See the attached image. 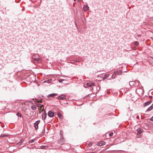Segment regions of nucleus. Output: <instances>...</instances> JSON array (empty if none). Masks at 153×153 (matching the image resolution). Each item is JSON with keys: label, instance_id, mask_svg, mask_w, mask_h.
<instances>
[{"label": "nucleus", "instance_id": "f257e3e1", "mask_svg": "<svg viewBox=\"0 0 153 153\" xmlns=\"http://www.w3.org/2000/svg\"><path fill=\"white\" fill-rule=\"evenodd\" d=\"M33 61L35 63H40L42 61V59L41 58L39 57V56L38 54H34L32 56Z\"/></svg>", "mask_w": 153, "mask_h": 153}, {"label": "nucleus", "instance_id": "f03ea898", "mask_svg": "<svg viewBox=\"0 0 153 153\" xmlns=\"http://www.w3.org/2000/svg\"><path fill=\"white\" fill-rule=\"evenodd\" d=\"M40 122V120H37L34 123V126L36 129H38V124Z\"/></svg>", "mask_w": 153, "mask_h": 153}, {"label": "nucleus", "instance_id": "7ed1b4c3", "mask_svg": "<svg viewBox=\"0 0 153 153\" xmlns=\"http://www.w3.org/2000/svg\"><path fill=\"white\" fill-rule=\"evenodd\" d=\"M48 116L51 117H53L54 115V113L51 111H49L48 113Z\"/></svg>", "mask_w": 153, "mask_h": 153}, {"label": "nucleus", "instance_id": "20e7f679", "mask_svg": "<svg viewBox=\"0 0 153 153\" xmlns=\"http://www.w3.org/2000/svg\"><path fill=\"white\" fill-rule=\"evenodd\" d=\"M94 84H95L94 83L89 82L86 83V85L87 87H90L94 85Z\"/></svg>", "mask_w": 153, "mask_h": 153}, {"label": "nucleus", "instance_id": "39448f33", "mask_svg": "<svg viewBox=\"0 0 153 153\" xmlns=\"http://www.w3.org/2000/svg\"><path fill=\"white\" fill-rule=\"evenodd\" d=\"M105 144V142L104 141H102L98 142L97 143V145L99 146H104Z\"/></svg>", "mask_w": 153, "mask_h": 153}, {"label": "nucleus", "instance_id": "423d86ee", "mask_svg": "<svg viewBox=\"0 0 153 153\" xmlns=\"http://www.w3.org/2000/svg\"><path fill=\"white\" fill-rule=\"evenodd\" d=\"M58 98L60 100H65L66 99V97L64 95H61L58 97Z\"/></svg>", "mask_w": 153, "mask_h": 153}, {"label": "nucleus", "instance_id": "0eeeda50", "mask_svg": "<svg viewBox=\"0 0 153 153\" xmlns=\"http://www.w3.org/2000/svg\"><path fill=\"white\" fill-rule=\"evenodd\" d=\"M83 10L84 11H87L89 9V7L88 5H84L83 6Z\"/></svg>", "mask_w": 153, "mask_h": 153}, {"label": "nucleus", "instance_id": "6e6552de", "mask_svg": "<svg viewBox=\"0 0 153 153\" xmlns=\"http://www.w3.org/2000/svg\"><path fill=\"white\" fill-rule=\"evenodd\" d=\"M152 102L151 100H150L146 102L143 105V106L145 107L150 104Z\"/></svg>", "mask_w": 153, "mask_h": 153}, {"label": "nucleus", "instance_id": "1a4fd4ad", "mask_svg": "<svg viewBox=\"0 0 153 153\" xmlns=\"http://www.w3.org/2000/svg\"><path fill=\"white\" fill-rule=\"evenodd\" d=\"M115 72V73H116V74L118 75H120L122 73V71L121 70L116 71Z\"/></svg>", "mask_w": 153, "mask_h": 153}, {"label": "nucleus", "instance_id": "9d476101", "mask_svg": "<svg viewBox=\"0 0 153 153\" xmlns=\"http://www.w3.org/2000/svg\"><path fill=\"white\" fill-rule=\"evenodd\" d=\"M137 134H140L143 131V130L141 128H138L137 130Z\"/></svg>", "mask_w": 153, "mask_h": 153}, {"label": "nucleus", "instance_id": "9b49d317", "mask_svg": "<svg viewBox=\"0 0 153 153\" xmlns=\"http://www.w3.org/2000/svg\"><path fill=\"white\" fill-rule=\"evenodd\" d=\"M57 95V94H55V93H53V94H49L48 96V97H54L55 96H56Z\"/></svg>", "mask_w": 153, "mask_h": 153}, {"label": "nucleus", "instance_id": "f8f14e48", "mask_svg": "<svg viewBox=\"0 0 153 153\" xmlns=\"http://www.w3.org/2000/svg\"><path fill=\"white\" fill-rule=\"evenodd\" d=\"M57 115L60 119H62L63 116L61 113H58Z\"/></svg>", "mask_w": 153, "mask_h": 153}, {"label": "nucleus", "instance_id": "ddd939ff", "mask_svg": "<svg viewBox=\"0 0 153 153\" xmlns=\"http://www.w3.org/2000/svg\"><path fill=\"white\" fill-rule=\"evenodd\" d=\"M153 108V104H152L147 109L146 111H149L151 110Z\"/></svg>", "mask_w": 153, "mask_h": 153}, {"label": "nucleus", "instance_id": "4468645a", "mask_svg": "<svg viewBox=\"0 0 153 153\" xmlns=\"http://www.w3.org/2000/svg\"><path fill=\"white\" fill-rule=\"evenodd\" d=\"M116 75L117 74L116 73H115V72L113 74H112V76L110 79H113L115 78V76H116Z\"/></svg>", "mask_w": 153, "mask_h": 153}, {"label": "nucleus", "instance_id": "2eb2a0df", "mask_svg": "<svg viewBox=\"0 0 153 153\" xmlns=\"http://www.w3.org/2000/svg\"><path fill=\"white\" fill-rule=\"evenodd\" d=\"M46 115V113H43L42 117V119L43 120H45V119Z\"/></svg>", "mask_w": 153, "mask_h": 153}, {"label": "nucleus", "instance_id": "dca6fc26", "mask_svg": "<svg viewBox=\"0 0 153 153\" xmlns=\"http://www.w3.org/2000/svg\"><path fill=\"white\" fill-rule=\"evenodd\" d=\"M36 106L33 105L31 106V108L33 110H35L36 108Z\"/></svg>", "mask_w": 153, "mask_h": 153}, {"label": "nucleus", "instance_id": "f3484780", "mask_svg": "<svg viewBox=\"0 0 153 153\" xmlns=\"http://www.w3.org/2000/svg\"><path fill=\"white\" fill-rule=\"evenodd\" d=\"M36 105L37 107H39L41 108V109H42V107L43 106L41 105V104H38L37 103H36Z\"/></svg>", "mask_w": 153, "mask_h": 153}, {"label": "nucleus", "instance_id": "a211bd4d", "mask_svg": "<svg viewBox=\"0 0 153 153\" xmlns=\"http://www.w3.org/2000/svg\"><path fill=\"white\" fill-rule=\"evenodd\" d=\"M134 82L133 81H130L129 82V85L130 86H131V85H134Z\"/></svg>", "mask_w": 153, "mask_h": 153}, {"label": "nucleus", "instance_id": "6ab92c4d", "mask_svg": "<svg viewBox=\"0 0 153 153\" xmlns=\"http://www.w3.org/2000/svg\"><path fill=\"white\" fill-rule=\"evenodd\" d=\"M16 115L18 117H21V115L19 113H17L16 114Z\"/></svg>", "mask_w": 153, "mask_h": 153}, {"label": "nucleus", "instance_id": "aec40b11", "mask_svg": "<svg viewBox=\"0 0 153 153\" xmlns=\"http://www.w3.org/2000/svg\"><path fill=\"white\" fill-rule=\"evenodd\" d=\"M34 141H35V140L34 139H32L30 140V141L29 142V143H32Z\"/></svg>", "mask_w": 153, "mask_h": 153}, {"label": "nucleus", "instance_id": "412c9836", "mask_svg": "<svg viewBox=\"0 0 153 153\" xmlns=\"http://www.w3.org/2000/svg\"><path fill=\"white\" fill-rule=\"evenodd\" d=\"M139 44V43L137 41H135L134 42V44L136 46L138 45Z\"/></svg>", "mask_w": 153, "mask_h": 153}, {"label": "nucleus", "instance_id": "4be33fe9", "mask_svg": "<svg viewBox=\"0 0 153 153\" xmlns=\"http://www.w3.org/2000/svg\"><path fill=\"white\" fill-rule=\"evenodd\" d=\"M109 76V74H106L105 75V78H107Z\"/></svg>", "mask_w": 153, "mask_h": 153}, {"label": "nucleus", "instance_id": "5701e85b", "mask_svg": "<svg viewBox=\"0 0 153 153\" xmlns=\"http://www.w3.org/2000/svg\"><path fill=\"white\" fill-rule=\"evenodd\" d=\"M64 80V79H60L59 80V81L60 82H62Z\"/></svg>", "mask_w": 153, "mask_h": 153}, {"label": "nucleus", "instance_id": "b1692460", "mask_svg": "<svg viewBox=\"0 0 153 153\" xmlns=\"http://www.w3.org/2000/svg\"><path fill=\"white\" fill-rule=\"evenodd\" d=\"M6 136H7L4 134H1L0 136V137H5Z\"/></svg>", "mask_w": 153, "mask_h": 153}, {"label": "nucleus", "instance_id": "393cba45", "mask_svg": "<svg viewBox=\"0 0 153 153\" xmlns=\"http://www.w3.org/2000/svg\"><path fill=\"white\" fill-rule=\"evenodd\" d=\"M113 132H111L109 134V135L110 136H111L113 135Z\"/></svg>", "mask_w": 153, "mask_h": 153}, {"label": "nucleus", "instance_id": "a878e982", "mask_svg": "<svg viewBox=\"0 0 153 153\" xmlns=\"http://www.w3.org/2000/svg\"><path fill=\"white\" fill-rule=\"evenodd\" d=\"M42 103V101L41 100H40L39 101H37L36 102V103Z\"/></svg>", "mask_w": 153, "mask_h": 153}, {"label": "nucleus", "instance_id": "bb28decb", "mask_svg": "<svg viewBox=\"0 0 153 153\" xmlns=\"http://www.w3.org/2000/svg\"><path fill=\"white\" fill-rule=\"evenodd\" d=\"M144 125H145V126L146 127H149V124H146V123H144Z\"/></svg>", "mask_w": 153, "mask_h": 153}, {"label": "nucleus", "instance_id": "cd10ccee", "mask_svg": "<svg viewBox=\"0 0 153 153\" xmlns=\"http://www.w3.org/2000/svg\"><path fill=\"white\" fill-rule=\"evenodd\" d=\"M50 81V80H46L44 82H47L48 83H50V82L49 81Z\"/></svg>", "mask_w": 153, "mask_h": 153}, {"label": "nucleus", "instance_id": "c85d7f7f", "mask_svg": "<svg viewBox=\"0 0 153 153\" xmlns=\"http://www.w3.org/2000/svg\"><path fill=\"white\" fill-rule=\"evenodd\" d=\"M150 120L151 121H153V116L150 118Z\"/></svg>", "mask_w": 153, "mask_h": 153}, {"label": "nucleus", "instance_id": "c756f323", "mask_svg": "<svg viewBox=\"0 0 153 153\" xmlns=\"http://www.w3.org/2000/svg\"><path fill=\"white\" fill-rule=\"evenodd\" d=\"M152 96H149V97H150L151 98L152 97Z\"/></svg>", "mask_w": 153, "mask_h": 153}, {"label": "nucleus", "instance_id": "7c9ffc66", "mask_svg": "<svg viewBox=\"0 0 153 153\" xmlns=\"http://www.w3.org/2000/svg\"><path fill=\"white\" fill-rule=\"evenodd\" d=\"M138 35V36H141L140 35V34Z\"/></svg>", "mask_w": 153, "mask_h": 153}, {"label": "nucleus", "instance_id": "2f4dec72", "mask_svg": "<svg viewBox=\"0 0 153 153\" xmlns=\"http://www.w3.org/2000/svg\"><path fill=\"white\" fill-rule=\"evenodd\" d=\"M91 153H95L94 152H91Z\"/></svg>", "mask_w": 153, "mask_h": 153}, {"label": "nucleus", "instance_id": "473e14b6", "mask_svg": "<svg viewBox=\"0 0 153 153\" xmlns=\"http://www.w3.org/2000/svg\"><path fill=\"white\" fill-rule=\"evenodd\" d=\"M138 118V116H137V118Z\"/></svg>", "mask_w": 153, "mask_h": 153}, {"label": "nucleus", "instance_id": "72a5a7b5", "mask_svg": "<svg viewBox=\"0 0 153 153\" xmlns=\"http://www.w3.org/2000/svg\"><path fill=\"white\" fill-rule=\"evenodd\" d=\"M86 153H91V152H87Z\"/></svg>", "mask_w": 153, "mask_h": 153}, {"label": "nucleus", "instance_id": "f704fd0d", "mask_svg": "<svg viewBox=\"0 0 153 153\" xmlns=\"http://www.w3.org/2000/svg\"><path fill=\"white\" fill-rule=\"evenodd\" d=\"M137 89H136V91H137Z\"/></svg>", "mask_w": 153, "mask_h": 153}, {"label": "nucleus", "instance_id": "c9c22d12", "mask_svg": "<svg viewBox=\"0 0 153 153\" xmlns=\"http://www.w3.org/2000/svg\"><path fill=\"white\" fill-rule=\"evenodd\" d=\"M74 1H76V0H74Z\"/></svg>", "mask_w": 153, "mask_h": 153}]
</instances>
